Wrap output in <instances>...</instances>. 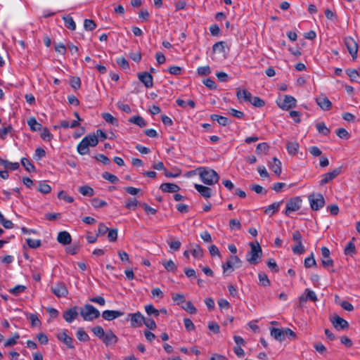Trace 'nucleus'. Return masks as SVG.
<instances>
[{"label":"nucleus","mask_w":360,"mask_h":360,"mask_svg":"<svg viewBox=\"0 0 360 360\" xmlns=\"http://www.w3.org/2000/svg\"><path fill=\"white\" fill-rule=\"evenodd\" d=\"M283 201L281 200L278 202H275L270 205H269L264 210V213L269 216H272L276 212L279 210L281 205L283 204Z\"/></svg>","instance_id":"nucleus-25"},{"label":"nucleus","mask_w":360,"mask_h":360,"mask_svg":"<svg viewBox=\"0 0 360 360\" xmlns=\"http://www.w3.org/2000/svg\"><path fill=\"white\" fill-rule=\"evenodd\" d=\"M321 263L324 267H331L333 266V261L330 257V250L326 247H322L321 249Z\"/></svg>","instance_id":"nucleus-11"},{"label":"nucleus","mask_w":360,"mask_h":360,"mask_svg":"<svg viewBox=\"0 0 360 360\" xmlns=\"http://www.w3.org/2000/svg\"><path fill=\"white\" fill-rule=\"evenodd\" d=\"M102 117L106 122L110 123L112 124H114L117 122L116 119L110 113L108 112L103 113Z\"/></svg>","instance_id":"nucleus-64"},{"label":"nucleus","mask_w":360,"mask_h":360,"mask_svg":"<svg viewBox=\"0 0 360 360\" xmlns=\"http://www.w3.org/2000/svg\"><path fill=\"white\" fill-rule=\"evenodd\" d=\"M26 290V287L23 285H18L13 288H11L9 291L13 295H17L20 293L23 292Z\"/></svg>","instance_id":"nucleus-58"},{"label":"nucleus","mask_w":360,"mask_h":360,"mask_svg":"<svg viewBox=\"0 0 360 360\" xmlns=\"http://www.w3.org/2000/svg\"><path fill=\"white\" fill-rule=\"evenodd\" d=\"M250 251L247 255V260L250 264H257L258 259L261 257L262 254V248L258 242L250 243Z\"/></svg>","instance_id":"nucleus-4"},{"label":"nucleus","mask_w":360,"mask_h":360,"mask_svg":"<svg viewBox=\"0 0 360 360\" xmlns=\"http://www.w3.org/2000/svg\"><path fill=\"white\" fill-rule=\"evenodd\" d=\"M78 316L77 307H73L63 313V318L68 323H72Z\"/></svg>","instance_id":"nucleus-19"},{"label":"nucleus","mask_w":360,"mask_h":360,"mask_svg":"<svg viewBox=\"0 0 360 360\" xmlns=\"http://www.w3.org/2000/svg\"><path fill=\"white\" fill-rule=\"evenodd\" d=\"M271 335L276 340L282 342L285 340L284 329L272 328L271 329Z\"/></svg>","instance_id":"nucleus-27"},{"label":"nucleus","mask_w":360,"mask_h":360,"mask_svg":"<svg viewBox=\"0 0 360 360\" xmlns=\"http://www.w3.org/2000/svg\"><path fill=\"white\" fill-rule=\"evenodd\" d=\"M20 338V335L18 333H15L12 338H8L4 342L5 347H9L15 345L17 343V340Z\"/></svg>","instance_id":"nucleus-38"},{"label":"nucleus","mask_w":360,"mask_h":360,"mask_svg":"<svg viewBox=\"0 0 360 360\" xmlns=\"http://www.w3.org/2000/svg\"><path fill=\"white\" fill-rule=\"evenodd\" d=\"M77 338L79 340L86 342L89 340V337L88 334L82 328H79L77 331Z\"/></svg>","instance_id":"nucleus-40"},{"label":"nucleus","mask_w":360,"mask_h":360,"mask_svg":"<svg viewBox=\"0 0 360 360\" xmlns=\"http://www.w3.org/2000/svg\"><path fill=\"white\" fill-rule=\"evenodd\" d=\"M98 143V139H97V136L94 134H89L84 137L77 145V152L82 155H86L89 153V147H94Z\"/></svg>","instance_id":"nucleus-1"},{"label":"nucleus","mask_w":360,"mask_h":360,"mask_svg":"<svg viewBox=\"0 0 360 360\" xmlns=\"http://www.w3.org/2000/svg\"><path fill=\"white\" fill-rule=\"evenodd\" d=\"M162 265L164 266L165 269L168 271L173 272V271H175V270L176 269V266L172 259L163 262Z\"/></svg>","instance_id":"nucleus-44"},{"label":"nucleus","mask_w":360,"mask_h":360,"mask_svg":"<svg viewBox=\"0 0 360 360\" xmlns=\"http://www.w3.org/2000/svg\"><path fill=\"white\" fill-rule=\"evenodd\" d=\"M316 104L325 111L329 110L332 108V103L330 100L325 96L321 95L316 98Z\"/></svg>","instance_id":"nucleus-12"},{"label":"nucleus","mask_w":360,"mask_h":360,"mask_svg":"<svg viewBox=\"0 0 360 360\" xmlns=\"http://www.w3.org/2000/svg\"><path fill=\"white\" fill-rule=\"evenodd\" d=\"M316 129L320 134L328 135L330 133L329 129L326 126L324 122H319L316 124Z\"/></svg>","instance_id":"nucleus-41"},{"label":"nucleus","mask_w":360,"mask_h":360,"mask_svg":"<svg viewBox=\"0 0 360 360\" xmlns=\"http://www.w3.org/2000/svg\"><path fill=\"white\" fill-rule=\"evenodd\" d=\"M345 44L353 59L354 60L355 58H356L358 52V44L355 41V40L351 37H345Z\"/></svg>","instance_id":"nucleus-10"},{"label":"nucleus","mask_w":360,"mask_h":360,"mask_svg":"<svg viewBox=\"0 0 360 360\" xmlns=\"http://www.w3.org/2000/svg\"><path fill=\"white\" fill-rule=\"evenodd\" d=\"M57 240L62 245H68L72 241L70 234L68 231H60L58 234Z\"/></svg>","instance_id":"nucleus-23"},{"label":"nucleus","mask_w":360,"mask_h":360,"mask_svg":"<svg viewBox=\"0 0 360 360\" xmlns=\"http://www.w3.org/2000/svg\"><path fill=\"white\" fill-rule=\"evenodd\" d=\"M129 121V122L135 124L141 127H143L147 125L146 120L139 115L131 117Z\"/></svg>","instance_id":"nucleus-33"},{"label":"nucleus","mask_w":360,"mask_h":360,"mask_svg":"<svg viewBox=\"0 0 360 360\" xmlns=\"http://www.w3.org/2000/svg\"><path fill=\"white\" fill-rule=\"evenodd\" d=\"M229 227L231 230H240L241 228V224L237 219H232L229 221Z\"/></svg>","instance_id":"nucleus-54"},{"label":"nucleus","mask_w":360,"mask_h":360,"mask_svg":"<svg viewBox=\"0 0 360 360\" xmlns=\"http://www.w3.org/2000/svg\"><path fill=\"white\" fill-rule=\"evenodd\" d=\"M27 124L32 131L41 130L42 125L39 123L34 117H31L27 120Z\"/></svg>","instance_id":"nucleus-31"},{"label":"nucleus","mask_w":360,"mask_h":360,"mask_svg":"<svg viewBox=\"0 0 360 360\" xmlns=\"http://www.w3.org/2000/svg\"><path fill=\"white\" fill-rule=\"evenodd\" d=\"M342 172V167H339L333 169L332 172L326 173L321 176V179L320 180V185L323 186L335 177H337L339 174H340Z\"/></svg>","instance_id":"nucleus-9"},{"label":"nucleus","mask_w":360,"mask_h":360,"mask_svg":"<svg viewBox=\"0 0 360 360\" xmlns=\"http://www.w3.org/2000/svg\"><path fill=\"white\" fill-rule=\"evenodd\" d=\"M91 331L93 332L94 335H96L101 340H102L103 337L104 336V335L105 333L103 328L100 326H96L94 327L91 329Z\"/></svg>","instance_id":"nucleus-43"},{"label":"nucleus","mask_w":360,"mask_h":360,"mask_svg":"<svg viewBox=\"0 0 360 360\" xmlns=\"http://www.w3.org/2000/svg\"><path fill=\"white\" fill-rule=\"evenodd\" d=\"M102 176L104 179L108 180V181H110L112 184H115L119 180L118 178L115 175L110 174L109 172H104Z\"/></svg>","instance_id":"nucleus-50"},{"label":"nucleus","mask_w":360,"mask_h":360,"mask_svg":"<svg viewBox=\"0 0 360 360\" xmlns=\"http://www.w3.org/2000/svg\"><path fill=\"white\" fill-rule=\"evenodd\" d=\"M91 205L95 208H100L105 206L107 205V202L103 200L95 198L92 199Z\"/></svg>","instance_id":"nucleus-46"},{"label":"nucleus","mask_w":360,"mask_h":360,"mask_svg":"<svg viewBox=\"0 0 360 360\" xmlns=\"http://www.w3.org/2000/svg\"><path fill=\"white\" fill-rule=\"evenodd\" d=\"M79 314L84 321H92L98 318L101 315L100 311L89 304H86L83 307L80 308Z\"/></svg>","instance_id":"nucleus-3"},{"label":"nucleus","mask_w":360,"mask_h":360,"mask_svg":"<svg viewBox=\"0 0 360 360\" xmlns=\"http://www.w3.org/2000/svg\"><path fill=\"white\" fill-rule=\"evenodd\" d=\"M336 134L340 139H348L350 136L348 131L344 128H340L336 131Z\"/></svg>","instance_id":"nucleus-59"},{"label":"nucleus","mask_w":360,"mask_h":360,"mask_svg":"<svg viewBox=\"0 0 360 360\" xmlns=\"http://www.w3.org/2000/svg\"><path fill=\"white\" fill-rule=\"evenodd\" d=\"M200 178L205 184L211 186L219 181V176L214 169L200 168Z\"/></svg>","instance_id":"nucleus-2"},{"label":"nucleus","mask_w":360,"mask_h":360,"mask_svg":"<svg viewBox=\"0 0 360 360\" xmlns=\"http://www.w3.org/2000/svg\"><path fill=\"white\" fill-rule=\"evenodd\" d=\"M53 293L58 297H65L68 291L67 290V288L63 283H56L52 288H51Z\"/></svg>","instance_id":"nucleus-15"},{"label":"nucleus","mask_w":360,"mask_h":360,"mask_svg":"<svg viewBox=\"0 0 360 360\" xmlns=\"http://www.w3.org/2000/svg\"><path fill=\"white\" fill-rule=\"evenodd\" d=\"M302 205V200L300 197L291 198L286 203L285 214L289 216L291 212L297 211Z\"/></svg>","instance_id":"nucleus-8"},{"label":"nucleus","mask_w":360,"mask_h":360,"mask_svg":"<svg viewBox=\"0 0 360 360\" xmlns=\"http://www.w3.org/2000/svg\"><path fill=\"white\" fill-rule=\"evenodd\" d=\"M58 198L60 199H63L65 201L68 202H73V198L68 195L67 194V193L64 191H61L58 193Z\"/></svg>","instance_id":"nucleus-62"},{"label":"nucleus","mask_w":360,"mask_h":360,"mask_svg":"<svg viewBox=\"0 0 360 360\" xmlns=\"http://www.w3.org/2000/svg\"><path fill=\"white\" fill-rule=\"evenodd\" d=\"M250 189L253 191H255L256 193L257 194H266V191L264 190V188L258 185V184H252L250 186Z\"/></svg>","instance_id":"nucleus-60"},{"label":"nucleus","mask_w":360,"mask_h":360,"mask_svg":"<svg viewBox=\"0 0 360 360\" xmlns=\"http://www.w3.org/2000/svg\"><path fill=\"white\" fill-rule=\"evenodd\" d=\"M6 170L11 169V170H17L20 165L18 162H11L8 160H5V162L3 166Z\"/></svg>","instance_id":"nucleus-51"},{"label":"nucleus","mask_w":360,"mask_h":360,"mask_svg":"<svg viewBox=\"0 0 360 360\" xmlns=\"http://www.w3.org/2000/svg\"><path fill=\"white\" fill-rule=\"evenodd\" d=\"M225 45H226V43L222 41L215 43L212 46L213 51L219 52V53H224L225 52Z\"/></svg>","instance_id":"nucleus-42"},{"label":"nucleus","mask_w":360,"mask_h":360,"mask_svg":"<svg viewBox=\"0 0 360 360\" xmlns=\"http://www.w3.org/2000/svg\"><path fill=\"white\" fill-rule=\"evenodd\" d=\"M195 188L204 198H210L212 196V189L210 187L195 184Z\"/></svg>","instance_id":"nucleus-22"},{"label":"nucleus","mask_w":360,"mask_h":360,"mask_svg":"<svg viewBox=\"0 0 360 360\" xmlns=\"http://www.w3.org/2000/svg\"><path fill=\"white\" fill-rule=\"evenodd\" d=\"M356 247L353 241H349L345 248L344 252L346 255L354 256L356 254Z\"/></svg>","instance_id":"nucleus-32"},{"label":"nucleus","mask_w":360,"mask_h":360,"mask_svg":"<svg viewBox=\"0 0 360 360\" xmlns=\"http://www.w3.org/2000/svg\"><path fill=\"white\" fill-rule=\"evenodd\" d=\"M184 309L188 311L190 314H195L197 312V309L193 304L191 301H188L186 302L185 306L183 307Z\"/></svg>","instance_id":"nucleus-55"},{"label":"nucleus","mask_w":360,"mask_h":360,"mask_svg":"<svg viewBox=\"0 0 360 360\" xmlns=\"http://www.w3.org/2000/svg\"><path fill=\"white\" fill-rule=\"evenodd\" d=\"M79 192L84 196H93L94 194V189L89 186H83L79 188Z\"/></svg>","instance_id":"nucleus-37"},{"label":"nucleus","mask_w":360,"mask_h":360,"mask_svg":"<svg viewBox=\"0 0 360 360\" xmlns=\"http://www.w3.org/2000/svg\"><path fill=\"white\" fill-rule=\"evenodd\" d=\"M26 242H27V245L30 248H34V249L39 248L41 244L40 240H34L32 238H27Z\"/></svg>","instance_id":"nucleus-56"},{"label":"nucleus","mask_w":360,"mask_h":360,"mask_svg":"<svg viewBox=\"0 0 360 360\" xmlns=\"http://www.w3.org/2000/svg\"><path fill=\"white\" fill-rule=\"evenodd\" d=\"M124 313L117 310H105L102 313V316L107 321H112L117 318L122 316Z\"/></svg>","instance_id":"nucleus-18"},{"label":"nucleus","mask_w":360,"mask_h":360,"mask_svg":"<svg viewBox=\"0 0 360 360\" xmlns=\"http://www.w3.org/2000/svg\"><path fill=\"white\" fill-rule=\"evenodd\" d=\"M37 191L43 194H48L51 191V187L46 181H39Z\"/></svg>","instance_id":"nucleus-34"},{"label":"nucleus","mask_w":360,"mask_h":360,"mask_svg":"<svg viewBox=\"0 0 360 360\" xmlns=\"http://www.w3.org/2000/svg\"><path fill=\"white\" fill-rule=\"evenodd\" d=\"M276 103L281 109L288 110L296 106L297 100L292 96L285 95L282 99L277 100Z\"/></svg>","instance_id":"nucleus-6"},{"label":"nucleus","mask_w":360,"mask_h":360,"mask_svg":"<svg viewBox=\"0 0 360 360\" xmlns=\"http://www.w3.org/2000/svg\"><path fill=\"white\" fill-rule=\"evenodd\" d=\"M118 338L112 330L107 331L102 338V341L106 346L115 345Z\"/></svg>","instance_id":"nucleus-16"},{"label":"nucleus","mask_w":360,"mask_h":360,"mask_svg":"<svg viewBox=\"0 0 360 360\" xmlns=\"http://www.w3.org/2000/svg\"><path fill=\"white\" fill-rule=\"evenodd\" d=\"M145 310L146 311V313L148 314V315H153L155 316V317L158 316L160 313H159V311L157 310L154 307L153 305L152 304H150V305H146L145 307Z\"/></svg>","instance_id":"nucleus-53"},{"label":"nucleus","mask_w":360,"mask_h":360,"mask_svg":"<svg viewBox=\"0 0 360 360\" xmlns=\"http://www.w3.org/2000/svg\"><path fill=\"white\" fill-rule=\"evenodd\" d=\"M22 165L25 167V169L29 172H32L35 171L34 165L30 162V160L22 158L20 160Z\"/></svg>","instance_id":"nucleus-36"},{"label":"nucleus","mask_w":360,"mask_h":360,"mask_svg":"<svg viewBox=\"0 0 360 360\" xmlns=\"http://www.w3.org/2000/svg\"><path fill=\"white\" fill-rule=\"evenodd\" d=\"M305 293L307 300H311L312 302H316L317 300V297L314 291L307 288L305 290Z\"/></svg>","instance_id":"nucleus-63"},{"label":"nucleus","mask_w":360,"mask_h":360,"mask_svg":"<svg viewBox=\"0 0 360 360\" xmlns=\"http://www.w3.org/2000/svg\"><path fill=\"white\" fill-rule=\"evenodd\" d=\"M128 316L130 317L131 327L137 328L142 326L144 321V317L140 312L129 314Z\"/></svg>","instance_id":"nucleus-13"},{"label":"nucleus","mask_w":360,"mask_h":360,"mask_svg":"<svg viewBox=\"0 0 360 360\" xmlns=\"http://www.w3.org/2000/svg\"><path fill=\"white\" fill-rule=\"evenodd\" d=\"M117 64L124 70H127L129 68V62L124 57H120L116 59Z\"/></svg>","instance_id":"nucleus-48"},{"label":"nucleus","mask_w":360,"mask_h":360,"mask_svg":"<svg viewBox=\"0 0 360 360\" xmlns=\"http://www.w3.org/2000/svg\"><path fill=\"white\" fill-rule=\"evenodd\" d=\"M213 121H217L221 126H226L231 123V121L226 117L213 114L210 116Z\"/></svg>","instance_id":"nucleus-29"},{"label":"nucleus","mask_w":360,"mask_h":360,"mask_svg":"<svg viewBox=\"0 0 360 360\" xmlns=\"http://www.w3.org/2000/svg\"><path fill=\"white\" fill-rule=\"evenodd\" d=\"M250 103L257 108H262L265 105V102L257 96H252V101H250Z\"/></svg>","instance_id":"nucleus-52"},{"label":"nucleus","mask_w":360,"mask_h":360,"mask_svg":"<svg viewBox=\"0 0 360 360\" xmlns=\"http://www.w3.org/2000/svg\"><path fill=\"white\" fill-rule=\"evenodd\" d=\"M160 188L163 192L166 193H176L180 189L178 185L172 183H163Z\"/></svg>","instance_id":"nucleus-24"},{"label":"nucleus","mask_w":360,"mask_h":360,"mask_svg":"<svg viewBox=\"0 0 360 360\" xmlns=\"http://www.w3.org/2000/svg\"><path fill=\"white\" fill-rule=\"evenodd\" d=\"M139 80L145 85L146 88H151L153 86V76L148 72H143L138 74Z\"/></svg>","instance_id":"nucleus-14"},{"label":"nucleus","mask_w":360,"mask_h":360,"mask_svg":"<svg viewBox=\"0 0 360 360\" xmlns=\"http://www.w3.org/2000/svg\"><path fill=\"white\" fill-rule=\"evenodd\" d=\"M259 280V285L264 287L269 286L271 283L267 275L264 273H259L258 275Z\"/></svg>","instance_id":"nucleus-39"},{"label":"nucleus","mask_w":360,"mask_h":360,"mask_svg":"<svg viewBox=\"0 0 360 360\" xmlns=\"http://www.w3.org/2000/svg\"><path fill=\"white\" fill-rule=\"evenodd\" d=\"M286 148L290 155H295L300 148V145L296 141H290L287 143Z\"/></svg>","instance_id":"nucleus-30"},{"label":"nucleus","mask_w":360,"mask_h":360,"mask_svg":"<svg viewBox=\"0 0 360 360\" xmlns=\"http://www.w3.org/2000/svg\"><path fill=\"white\" fill-rule=\"evenodd\" d=\"M332 323L335 328L344 330L349 327L348 322L339 316H334L332 319Z\"/></svg>","instance_id":"nucleus-20"},{"label":"nucleus","mask_w":360,"mask_h":360,"mask_svg":"<svg viewBox=\"0 0 360 360\" xmlns=\"http://www.w3.org/2000/svg\"><path fill=\"white\" fill-rule=\"evenodd\" d=\"M70 84L73 89H78L81 86V80L78 77H72L70 79Z\"/></svg>","instance_id":"nucleus-57"},{"label":"nucleus","mask_w":360,"mask_h":360,"mask_svg":"<svg viewBox=\"0 0 360 360\" xmlns=\"http://www.w3.org/2000/svg\"><path fill=\"white\" fill-rule=\"evenodd\" d=\"M57 338L60 341L63 342L65 345H66L69 348H70V349L75 348V346L73 345V339L67 334L65 330L59 333L57 335Z\"/></svg>","instance_id":"nucleus-17"},{"label":"nucleus","mask_w":360,"mask_h":360,"mask_svg":"<svg viewBox=\"0 0 360 360\" xmlns=\"http://www.w3.org/2000/svg\"><path fill=\"white\" fill-rule=\"evenodd\" d=\"M190 252L193 257L200 259L203 256V250L198 244H191Z\"/></svg>","instance_id":"nucleus-26"},{"label":"nucleus","mask_w":360,"mask_h":360,"mask_svg":"<svg viewBox=\"0 0 360 360\" xmlns=\"http://www.w3.org/2000/svg\"><path fill=\"white\" fill-rule=\"evenodd\" d=\"M84 27L86 30L92 31L96 29V25L94 20L86 19L84 22Z\"/></svg>","instance_id":"nucleus-47"},{"label":"nucleus","mask_w":360,"mask_h":360,"mask_svg":"<svg viewBox=\"0 0 360 360\" xmlns=\"http://www.w3.org/2000/svg\"><path fill=\"white\" fill-rule=\"evenodd\" d=\"M311 208L313 210H319L325 205V200L322 194H311L308 196Z\"/></svg>","instance_id":"nucleus-7"},{"label":"nucleus","mask_w":360,"mask_h":360,"mask_svg":"<svg viewBox=\"0 0 360 360\" xmlns=\"http://www.w3.org/2000/svg\"><path fill=\"white\" fill-rule=\"evenodd\" d=\"M236 96L240 102H248L252 101V94L250 91L246 89L240 90L238 89L236 92Z\"/></svg>","instance_id":"nucleus-21"},{"label":"nucleus","mask_w":360,"mask_h":360,"mask_svg":"<svg viewBox=\"0 0 360 360\" xmlns=\"http://www.w3.org/2000/svg\"><path fill=\"white\" fill-rule=\"evenodd\" d=\"M316 265V260L314 257V254L311 253L310 256L304 259V266L306 268H310Z\"/></svg>","instance_id":"nucleus-45"},{"label":"nucleus","mask_w":360,"mask_h":360,"mask_svg":"<svg viewBox=\"0 0 360 360\" xmlns=\"http://www.w3.org/2000/svg\"><path fill=\"white\" fill-rule=\"evenodd\" d=\"M167 243L169 246V248L173 250H179L180 247H181V242L178 240H174V239H170L169 240L167 241Z\"/></svg>","instance_id":"nucleus-49"},{"label":"nucleus","mask_w":360,"mask_h":360,"mask_svg":"<svg viewBox=\"0 0 360 360\" xmlns=\"http://www.w3.org/2000/svg\"><path fill=\"white\" fill-rule=\"evenodd\" d=\"M271 170L278 176L281 173V162L276 158H273V162L269 164Z\"/></svg>","instance_id":"nucleus-28"},{"label":"nucleus","mask_w":360,"mask_h":360,"mask_svg":"<svg viewBox=\"0 0 360 360\" xmlns=\"http://www.w3.org/2000/svg\"><path fill=\"white\" fill-rule=\"evenodd\" d=\"M295 245L292 247V252L295 255H302L305 252V248L302 244V236L299 231H295L292 236Z\"/></svg>","instance_id":"nucleus-5"},{"label":"nucleus","mask_w":360,"mask_h":360,"mask_svg":"<svg viewBox=\"0 0 360 360\" xmlns=\"http://www.w3.org/2000/svg\"><path fill=\"white\" fill-rule=\"evenodd\" d=\"M197 70L198 75L201 76L208 75L211 73V70L209 65L199 67Z\"/></svg>","instance_id":"nucleus-61"},{"label":"nucleus","mask_w":360,"mask_h":360,"mask_svg":"<svg viewBox=\"0 0 360 360\" xmlns=\"http://www.w3.org/2000/svg\"><path fill=\"white\" fill-rule=\"evenodd\" d=\"M65 26L70 30H75L76 28V24L74 21L73 18L71 16L67 15L63 18Z\"/></svg>","instance_id":"nucleus-35"}]
</instances>
